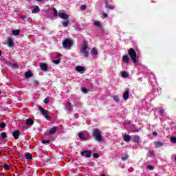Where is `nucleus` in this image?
<instances>
[{"label":"nucleus","instance_id":"nucleus-1","mask_svg":"<svg viewBox=\"0 0 176 176\" xmlns=\"http://www.w3.org/2000/svg\"><path fill=\"white\" fill-rule=\"evenodd\" d=\"M92 137L98 141V142H102V135H101V130L97 128L92 129Z\"/></svg>","mask_w":176,"mask_h":176},{"label":"nucleus","instance_id":"nucleus-2","mask_svg":"<svg viewBox=\"0 0 176 176\" xmlns=\"http://www.w3.org/2000/svg\"><path fill=\"white\" fill-rule=\"evenodd\" d=\"M129 56L131 57V60L133 61L134 65L138 64V57L137 56V52L134 48H130L128 51Z\"/></svg>","mask_w":176,"mask_h":176},{"label":"nucleus","instance_id":"nucleus-3","mask_svg":"<svg viewBox=\"0 0 176 176\" xmlns=\"http://www.w3.org/2000/svg\"><path fill=\"white\" fill-rule=\"evenodd\" d=\"M38 110L40 113H41V115H43L45 119H47V120H50V117H49V111L44 109L42 107H39Z\"/></svg>","mask_w":176,"mask_h":176},{"label":"nucleus","instance_id":"nucleus-4","mask_svg":"<svg viewBox=\"0 0 176 176\" xmlns=\"http://www.w3.org/2000/svg\"><path fill=\"white\" fill-rule=\"evenodd\" d=\"M74 41L71 40V38H67L63 42V47H64V49H67V47H71Z\"/></svg>","mask_w":176,"mask_h":176},{"label":"nucleus","instance_id":"nucleus-5","mask_svg":"<svg viewBox=\"0 0 176 176\" xmlns=\"http://www.w3.org/2000/svg\"><path fill=\"white\" fill-rule=\"evenodd\" d=\"M88 47L87 43H84L81 49V52H82L84 56L86 58L89 57V51H87Z\"/></svg>","mask_w":176,"mask_h":176},{"label":"nucleus","instance_id":"nucleus-6","mask_svg":"<svg viewBox=\"0 0 176 176\" xmlns=\"http://www.w3.org/2000/svg\"><path fill=\"white\" fill-rule=\"evenodd\" d=\"M6 43L8 47H13L14 46V42H13V38L12 37H8Z\"/></svg>","mask_w":176,"mask_h":176},{"label":"nucleus","instance_id":"nucleus-7","mask_svg":"<svg viewBox=\"0 0 176 176\" xmlns=\"http://www.w3.org/2000/svg\"><path fill=\"white\" fill-rule=\"evenodd\" d=\"M21 135V132L18 130H14L12 131V137L14 140H19V138Z\"/></svg>","mask_w":176,"mask_h":176},{"label":"nucleus","instance_id":"nucleus-8","mask_svg":"<svg viewBox=\"0 0 176 176\" xmlns=\"http://www.w3.org/2000/svg\"><path fill=\"white\" fill-rule=\"evenodd\" d=\"M58 16L63 20H68V19H69V15L65 12H58Z\"/></svg>","mask_w":176,"mask_h":176},{"label":"nucleus","instance_id":"nucleus-9","mask_svg":"<svg viewBox=\"0 0 176 176\" xmlns=\"http://www.w3.org/2000/svg\"><path fill=\"white\" fill-rule=\"evenodd\" d=\"M40 67L41 68L42 71H44V72H46V71H48L49 67L45 63H41Z\"/></svg>","mask_w":176,"mask_h":176},{"label":"nucleus","instance_id":"nucleus-10","mask_svg":"<svg viewBox=\"0 0 176 176\" xmlns=\"http://www.w3.org/2000/svg\"><path fill=\"white\" fill-rule=\"evenodd\" d=\"M129 97H130V92L129 89H126L123 94V98L126 101V100H129Z\"/></svg>","mask_w":176,"mask_h":176},{"label":"nucleus","instance_id":"nucleus-11","mask_svg":"<svg viewBox=\"0 0 176 176\" xmlns=\"http://www.w3.org/2000/svg\"><path fill=\"white\" fill-rule=\"evenodd\" d=\"M154 145L156 148H162L164 145V144L160 141L154 142Z\"/></svg>","mask_w":176,"mask_h":176},{"label":"nucleus","instance_id":"nucleus-12","mask_svg":"<svg viewBox=\"0 0 176 176\" xmlns=\"http://www.w3.org/2000/svg\"><path fill=\"white\" fill-rule=\"evenodd\" d=\"M122 61L129 64V63H130V58L129 57V55H124L122 57Z\"/></svg>","mask_w":176,"mask_h":176},{"label":"nucleus","instance_id":"nucleus-13","mask_svg":"<svg viewBox=\"0 0 176 176\" xmlns=\"http://www.w3.org/2000/svg\"><path fill=\"white\" fill-rule=\"evenodd\" d=\"M72 103L71 102H68L65 106V108L67 111H69V112H71V111L72 110Z\"/></svg>","mask_w":176,"mask_h":176},{"label":"nucleus","instance_id":"nucleus-14","mask_svg":"<svg viewBox=\"0 0 176 176\" xmlns=\"http://www.w3.org/2000/svg\"><path fill=\"white\" fill-rule=\"evenodd\" d=\"M105 5L106 8H107V9H110V10H113V9H115V6H111L108 3V0H105Z\"/></svg>","mask_w":176,"mask_h":176},{"label":"nucleus","instance_id":"nucleus-15","mask_svg":"<svg viewBox=\"0 0 176 176\" xmlns=\"http://www.w3.org/2000/svg\"><path fill=\"white\" fill-rule=\"evenodd\" d=\"M123 138L125 142H130V141H131V136L129 135H124Z\"/></svg>","mask_w":176,"mask_h":176},{"label":"nucleus","instance_id":"nucleus-16","mask_svg":"<svg viewBox=\"0 0 176 176\" xmlns=\"http://www.w3.org/2000/svg\"><path fill=\"white\" fill-rule=\"evenodd\" d=\"M65 21H63L62 22L63 26L65 28H67V27H68V25H69V19H65Z\"/></svg>","mask_w":176,"mask_h":176},{"label":"nucleus","instance_id":"nucleus-17","mask_svg":"<svg viewBox=\"0 0 176 176\" xmlns=\"http://www.w3.org/2000/svg\"><path fill=\"white\" fill-rule=\"evenodd\" d=\"M57 129L58 128L56 126L50 129L49 131V134H50L51 135H53L56 133V131H57Z\"/></svg>","mask_w":176,"mask_h":176},{"label":"nucleus","instance_id":"nucleus-18","mask_svg":"<svg viewBox=\"0 0 176 176\" xmlns=\"http://www.w3.org/2000/svg\"><path fill=\"white\" fill-rule=\"evenodd\" d=\"M140 136L135 135L134 138L132 140L133 142L135 144H140Z\"/></svg>","mask_w":176,"mask_h":176},{"label":"nucleus","instance_id":"nucleus-19","mask_svg":"<svg viewBox=\"0 0 176 176\" xmlns=\"http://www.w3.org/2000/svg\"><path fill=\"white\" fill-rule=\"evenodd\" d=\"M91 54L92 56H97V54H98V51H97V50H96V47H93L91 50Z\"/></svg>","mask_w":176,"mask_h":176},{"label":"nucleus","instance_id":"nucleus-20","mask_svg":"<svg viewBox=\"0 0 176 176\" xmlns=\"http://www.w3.org/2000/svg\"><path fill=\"white\" fill-rule=\"evenodd\" d=\"M20 30H13L12 34L14 35V36H19V35H20Z\"/></svg>","mask_w":176,"mask_h":176},{"label":"nucleus","instance_id":"nucleus-21","mask_svg":"<svg viewBox=\"0 0 176 176\" xmlns=\"http://www.w3.org/2000/svg\"><path fill=\"white\" fill-rule=\"evenodd\" d=\"M31 76H32V72H31V70H29L28 72H26L25 73V78H31Z\"/></svg>","mask_w":176,"mask_h":176},{"label":"nucleus","instance_id":"nucleus-22","mask_svg":"<svg viewBox=\"0 0 176 176\" xmlns=\"http://www.w3.org/2000/svg\"><path fill=\"white\" fill-rule=\"evenodd\" d=\"M78 137H79L81 140H83L84 141H86V140H87V138L86 136L85 135V133H78Z\"/></svg>","mask_w":176,"mask_h":176},{"label":"nucleus","instance_id":"nucleus-23","mask_svg":"<svg viewBox=\"0 0 176 176\" xmlns=\"http://www.w3.org/2000/svg\"><path fill=\"white\" fill-rule=\"evenodd\" d=\"M76 71L78 72H82V71H85V67L83 66H77L76 67Z\"/></svg>","mask_w":176,"mask_h":176},{"label":"nucleus","instance_id":"nucleus-24","mask_svg":"<svg viewBox=\"0 0 176 176\" xmlns=\"http://www.w3.org/2000/svg\"><path fill=\"white\" fill-rule=\"evenodd\" d=\"M39 10H41V9L39 8V6H35L34 9H33L32 10V13H39Z\"/></svg>","mask_w":176,"mask_h":176},{"label":"nucleus","instance_id":"nucleus-25","mask_svg":"<svg viewBox=\"0 0 176 176\" xmlns=\"http://www.w3.org/2000/svg\"><path fill=\"white\" fill-rule=\"evenodd\" d=\"M26 124L28 126H32V124H34V120L32 119H26Z\"/></svg>","mask_w":176,"mask_h":176},{"label":"nucleus","instance_id":"nucleus-26","mask_svg":"<svg viewBox=\"0 0 176 176\" xmlns=\"http://www.w3.org/2000/svg\"><path fill=\"white\" fill-rule=\"evenodd\" d=\"M30 85H32L33 86H38V85H39V82H38V80H32L30 81Z\"/></svg>","mask_w":176,"mask_h":176},{"label":"nucleus","instance_id":"nucleus-27","mask_svg":"<svg viewBox=\"0 0 176 176\" xmlns=\"http://www.w3.org/2000/svg\"><path fill=\"white\" fill-rule=\"evenodd\" d=\"M1 140H6V138H8V135H6V132H1L0 134Z\"/></svg>","mask_w":176,"mask_h":176},{"label":"nucleus","instance_id":"nucleus-28","mask_svg":"<svg viewBox=\"0 0 176 176\" xmlns=\"http://www.w3.org/2000/svg\"><path fill=\"white\" fill-rule=\"evenodd\" d=\"M121 76L122 78H129V73L127 72H121Z\"/></svg>","mask_w":176,"mask_h":176},{"label":"nucleus","instance_id":"nucleus-29","mask_svg":"<svg viewBox=\"0 0 176 176\" xmlns=\"http://www.w3.org/2000/svg\"><path fill=\"white\" fill-rule=\"evenodd\" d=\"M85 157H91V151H85Z\"/></svg>","mask_w":176,"mask_h":176},{"label":"nucleus","instance_id":"nucleus-30","mask_svg":"<svg viewBox=\"0 0 176 176\" xmlns=\"http://www.w3.org/2000/svg\"><path fill=\"white\" fill-rule=\"evenodd\" d=\"M10 163H9L8 162L6 164H3V167L6 170H9V168H10Z\"/></svg>","mask_w":176,"mask_h":176},{"label":"nucleus","instance_id":"nucleus-31","mask_svg":"<svg viewBox=\"0 0 176 176\" xmlns=\"http://www.w3.org/2000/svg\"><path fill=\"white\" fill-rule=\"evenodd\" d=\"M159 113L161 116H163V115H164V109H163V107L159 108Z\"/></svg>","mask_w":176,"mask_h":176},{"label":"nucleus","instance_id":"nucleus-32","mask_svg":"<svg viewBox=\"0 0 176 176\" xmlns=\"http://www.w3.org/2000/svg\"><path fill=\"white\" fill-rule=\"evenodd\" d=\"M25 157L27 160H32V155L31 153L26 154Z\"/></svg>","mask_w":176,"mask_h":176},{"label":"nucleus","instance_id":"nucleus-33","mask_svg":"<svg viewBox=\"0 0 176 176\" xmlns=\"http://www.w3.org/2000/svg\"><path fill=\"white\" fill-rule=\"evenodd\" d=\"M53 12H54V16L55 17H57V16H58V12L57 11V9L53 8Z\"/></svg>","mask_w":176,"mask_h":176},{"label":"nucleus","instance_id":"nucleus-34","mask_svg":"<svg viewBox=\"0 0 176 176\" xmlns=\"http://www.w3.org/2000/svg\"><path fill=\"white\" fill-rule=\"evenodd\" d=\"M94 25H96V27H101V23H100V21H94Z\"/></svg>","mask_w":176,"mask_h":176},{"label":"nucleus","instance_id":"nucleus-35","mask_svg":"<svg viewBox=\"0 0 176 176\" xmlns=\"http://www.w3.org/2000/svg\"><path fill=\"white\" fill-rule=\"evenodd\" d=\"M113 98L114 101H116V102H119V101H120L119 99V96H114Z\"/></svg>","mask_w":176,"mask_h":176},{"label":"nucleus","instance_id":"nucleus-36","mask_svg":"<svg viewBox=\"0 0 176 176\" xmlns=\"http://www.w3.org/2000/svg\"><path fill=\"white\" fill-rule=\"evenodd\" d=\"M51 141L50 140H43L42 141V144H50Z\"/></svg>","mask_w":176,"mask_h":176},{"label":"nucleus","instance_id":"nucleus-37","mask_svg":"<svg viewBox=\"0 0 176 176\" xmlns=\"http://www.w3.org/2000/svg\"><path fill=\"white\" fill-rule=\"evenodd\" d=\"M0 127L1 129H5V127H6V124L5 122H1L0 124Z\"/></svg>","mask_w":176,"mask_h":176},{"label":"nucleus","instance_id":"nucleus-38","mask_svg":"<svg viewBox=\"0 0 176 176\" xmlns=\"http://www.w3.org/2000/svg\"><path fill=\"white\" fill-rule=\"evenodd\" d=\"M170 141H171L173 144H176V137H171V138H170Z\"/></svg>","mask_w":176,"mask_h":176},{"label":"nucleus","instance_id":"nucleus-39","mask_svg":"<svg viewBox=\"0 0 176 176\" xmlns=\"http://www.w3.org/2000/svg\"><path fill=\"white\" fill-rule=\"evenodd\" d=\"M81 91L82 93H84L85 94H86V93H87V89L85 87H82Z\"/></svg>","mask_w":176,"mask_h":176},{"label":"nucleus","instance_id":"nucleus-40","mask_svg":"<svg viewBox=\"0 0 176 176\" xmlns=\"http://www.w3.org/2000/svg\"><path fill=\"white\" fill-rule=\"evenodd\" d=\"M93 157H94L95 159H98V157H100V154L94 153L93 154Z\"/></svg>","mask_w":176,"mask_h":176},{"label":"nucleus","instance_id":"nucleus-41","mask_svg":"<svg viewBox=\"0 0 176 176\" xmlns=\"http://www.w3.org/2000/svg\"><path fill=\"white\" fill-rule=\"evenodd\" d=\"M50 99L49 98H45L43 100L44 104H49Z\"/></svg>","mask_w":176,"mask_h":176},{"label":"nucleus","instance_id":"nucleus-42","mask_svg":"<svg viewBox=\"0 0 176 176\" xmlns=\"http://www.w3.org/2000/svg\"><path fill=\"white\" fill-rule=\"evenodd\" d=\"M147 168L148 170H155V167L153 166H151V165H147Z\"/></svg>","mask_w":176,"mask_h":176},{"label":"nucleus","instance_id":"nucleus-43","mask_svg":"<svg viewBox=\"0 0 176 176\" xmlns=\"http://www.w3.org/2000/svg\"><path fill=\"white\" fill-rule=\"evenodd\" d=\"M80 10H86V5H82L80 6Z\"/></svg>","mask_w":176,"mask_h":176},{"label":"nucleus","instance_id":"nucleus-44","mask_svg":"<svg viewBox=\"0 0 176 176\" xmlns=\"http://www.w3.org/2000/svg\"><path fill=\"white\" fill-rule=\"evenodd\" d=\"M52 62L54 63V64H56V65L60 64V59L53 60Z\"/></svg>","mask_w":176,"mask_h":176},{"label":"nucleus","instance_id":"nucleus-45","mask_svg":"<svg viewBox=\"0 0 176 176\" xmlns=\"http://www.w3.org/2000/svg\"><path fill=\"white\" fill-rule=\"evenodd\" d=\"M2 61H3V63H4V64H9V61H8L6 59H5V58H3L2 59Z\"/></svg>","mask_w":176,"mask_h":176},{"label":"nucleus","instance_id":"nucleus-46","mask_svg":"<svg viewBox=\"0 0 176 176\" xmlns=\"http://www.w3.org/2000/svg\"><path fill=\"white\" fill-rule=\"evenodd\" d=\"M12 67H13L14 68H19V64H17V63H13V64H12Z\"/></svg>","mask_w":176,"mask_h":176},{"label":"nucleus","instance_id":"nucleus-47","mask_svg":"<svg viewBox=\"0 0 176 176\" xmlns=\"http://www.w3.org/2000/svg\"><path fill=\"white\" fill-rule=\"evenodd\" d=\"M150 156H155V151H150Z\"/></svg>","mask_w":176,"mask_h":176},{"label":"nucleus","instance_id":"nucleus-48","mask_svg":"<svg viewBox=\"0 0 176 176\" xmlns=\"http://www.w3.org/2000/svg\"><path fill=\"white\" fill-rule=\"evenodd\" d=\"M103 16H104L105 19H108V14H107V13H103Z\"/></svg>","mask_w":176,"mask_h":176},{"label":"nucleus","instance_id":"nucleus-49","mask_svg":"<svg viewBox=\"0 0 176 176\" xmlns=\"http://www.w3.org/2000/svg\"><path fill=\"white\" fill-rule=\"evenodd\" d=\"M122 160L123 162H126V160H127V157H122Z\"/></svg>","mask_w":176,"mask_h":176},{"label":"nucleus","instance_id":"nucleus-50","mask_svg":"<svg viewBox=\"0 0 176 176\" xmlns=\"http://www.w3.org/2000/svg\"><path fill=\"white\" fill-rule=\"evenodd\" d=\"M153 135H154L155 137H157V132L153 131Z\"/></svg>","mask_w":176,"mask_h":176},{"label":"nucleus","instance_id":"nucleus-51","mask_svg":"<svg viewBox=\"0 0 176 176\" xmlns=\"http://www.w3.org/2000/svg\"><path fill=\"white\" fill-rule=\"evenodd\" d=\"M86 153H85V151H82V152H81L80 153V155H81V156H85V154Z\"/></svg>","mask_w":176,"mask_h":176},{"label":"nucleus","instance_id":"nucleus-52","mask_svg":"<svg viewBox=\"0 0 176 176\" xmlns=\"http://www.w3.org/2000/svg\"><path fill=\"white\" fill-rule=\"evenodd\" d=\"M61 56V54H58L57 56H56V58H60Z\"/></svg>","mask_w":176,"mask_h":176},{"label":"nucleus","instance_id":"nucleus-53","mask_svg":"<svg viewBox=\"0 0 176 176\" xmlns=\"http://www.w3.org/2000/svg\"><path fill=\"white\" fill-rule=\"evenodd\" d=\"M138 131H140L139 130H134L133 133H138Z\"/></svg>","mask_w":176,"mask_h":176},{"label":"nucleus","instance_id":"nucleus-54","mask_svg":"<svg viewBox=\"0 0 176 176\" xmlns=\"http://www.w3.org/2000/svg\"><path fill=\"white\" fill-rule=\"evenodd\" d=\"M36 2H42V1H43V0H36Z\"/></svg>","mask_w":176,"mask_h":176},{"label":"nucleus","instance_id":"nucleus-55","mask_svg":"<svg viewBox=\"0 0 176 176\" xmlns=\"http://www.w3.org/2000/svg\"><path fill=\"white\" fill-rule=\"evenodd\" d=\"M0 56H2V51L0 50Z\"/></svg>","mask_w":176,"mask_h":176},{"label":"nucleus","instance_id":"nucleus-56","mask_svg":"<svg viewBox=\"0 0 176 176\" xmlns=\"http://www.w3.org/2000/svg\"><path fill=\"white\" fill-rule=\"evenodd\" d=\"M173 157H174V155H172V156H171V159H173Z\"/></svg>","mask_w":176,"mask_h":176},{"label":"nucleus","instance_id":"nucleus-57","mask_svg":"<svg viewBox=\"0 0 176 176\" xmlns=\"http://www.w3.org/2000/svg\"><path fill=\"white\" fill-rule=\"evenodd\" d=\"M175 162H176V156H175Z\"/></svg>","mask_w":176,"mask_h":176},{"label":"nucleus","instance_id":"nucleus-58","mask_svg":"<svg viewBox=\"0 0 176 176\" xmlns=\"http://www.w3.org/2000/svg\"><path fill=\"white\" fill-rule=\"evenodd\" d=\"M1 153H2V151H0V155H1Z\"/></svg>","mask_w":176,"mask_h":176},{"label":"nucleus","instance_id":"nucleus-59","mask_svg":"<svg viewBox=\"0 0 176 176\" xmlns=\"http://www.w3.org/2000/svg\"><path fill=\"white\" fill-rule=\"evenodd\" d=\"M102 176H105V175H104V174H103V175H102Z\"/></svg>","mask_w":176,"mask_h":176},{"label":"nucleus","instance_id":"nucleus-60","mask_svg":"<svg viewBox=\"0 0 176 176\" xmlns=\"http://www.w3.org/2000/svg\"><path fill=\"white\" fill-rule=\"evenodd\" d=\"M23 19H25V16H23Z\"/></svg>","mask_w":176,"mask_h":176}]
</instances>
